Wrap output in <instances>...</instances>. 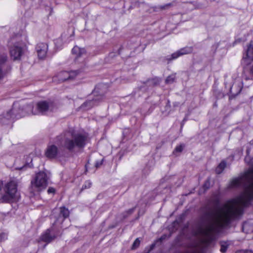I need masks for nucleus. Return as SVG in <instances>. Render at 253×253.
I'll list each match as a JSON object with an SVG mask.
<instances>
[{"label":"nucleus","instance_id":"obj_30","mask_svg":"<svg viewBox=\"0 0 253 253\" xmlns=\"http://www.w3.org/2000/svg\"><path fill=\"white\" fill-rule=\"evenodd\" d=\"M47 192L48 193H54L55 192V189L53 188L49 187Z\"/></svg>","mask_w":253,"mask_h":253},{"label":"nucleus","instance_id":"obj_20","mask_svg":"<svg viewBox=\"0 0 253 253\" xmlns=\"http://www.w3.org/2000/svg\"><path fill=\"white\" fill-rule=\"evenodd\" d=\"M91 184L92 183L90 180L86 181L82 186V190L90 188L91 186Z\"/></svg>","mask_w":253,"mask_h":253},{"label":"nucleus","instance_id":"obj_27","mask_svg":"<svg viewBox=\"0 0 253 253\" xmlns=\"http://www.w3.org/2000/svg\"><path fill=\"white\" fill-rule=\"evenodd\" d=\"M103 161V160L102 159L100 161L96 162V163H95V167L97 168H99L100 166H101L102 165Z\"/></svg>","mask_w":253,"mask_h":253},{"label":"nucleus","instance_id":"obj_4","mask_svg":"<svg viewBox=\"0 0 253 253\" xmlns=\"http://www.w3.org/2000/svg\"><path fill=\"white\" fill-rule=\"evenodd\" d=\"M48 177L45 172L40 171L37 173L35 177L31 180L32 188L37 191L45 189L48 184Z\"/></svg>","mask_w":253,"mask_h":253},{"label":"nucleus","instance_id":"obj_13","mask_svg":"<svg viewBox=\"0 0 253 253\" xmlns=\"http://www.w3.org/2000/svg\"><path fill=\"white\" fill-rule=\"evenodd\" d=\"M6 60L7 56L5 54L0 55V80L4 77V73L2 71V68Z\"/></svg>","mask_w":253,"mask_h":253},{"label":"nucleus","instance_id":"obj_8","mask_svg":"<svg viewBox=\"0 0 253 253\" xmlns=\"http://www.w3.org/2000/svg\"><path fill=\"white\" fill-rule=\"evenodd\" d=\"M58 153V149L55 145L48 146L45 151V156L49 159H54L56 157Z\"/></svg>","mask_w":253,"mask_h":253},{"label":"nucleus","instance_id":"obj_6","mask_svg":"<svg viewBox=\"0 0 253 253\" xmlns=\"http://www.w3.org/2000/svg\"><path fill=\"white\" fill-rule=\"evenodd\" d=\"M54 232V229L52 227L50 229H47L41 237V240L44 242L49 243L54 240L56 238V236L53 234L52 233Z\"/></svg>","mask_w":253,"mask_h":253},{"label":"nucleus","instance_id":"obj_1","mask_svg":"<svg viewBox=\"0 0 253 253\" xmlns=\"http://www.w3.org/2000/svg\"><path fill=\"white\" fill-rule=\"evenodd\" d=\"M55 104L51 101H41L37 103V110L33 112L32 111L33 106L31 105H27L24 109L20 108L14 105L12 109L6 113L5 118L7 119L11 118H20L24 117L26 114L37 115L38 113L45 114L48 111H52L55 108Z\"/></svg>","mask_w":253,"mask_h":253},{"label":"nucleus","instance_id":"obj_7","mask_svg":"<svg viewBox=\"0 0 253 253\" xmlns=\"http://www.w3.org/2000/svg\"><path fill=\"white\" fill-rule=\"evenodd\" d=\"M37 51L39 58L43 59L46 57L48 46L45 43H39L37 44Z\"/></svg>","mask_w":253,"mask_h":253},{"label":"nucleus","instance_id":"obj_32","mask_svg":"<svg viewBox=\"0 0 253 253\" xmlns=\"http://www.w3.org/2000/svg\"><path fill=\"white\" fill-rule=\"evenodd\" d=\"M251 72L252 74H253V65L252 66V67H251Z\"/></svg>","mask_w":253,"mask_h":253},{"label":"nucleus","instance_id":"obj_28","mask_svg":"<svg viewBox=\"0 0 253 253\" xmlns=\"http://www.w3.org/2000/svg\"><path fill=\"white\" fill-rule=\"evenodd\" d=\"M134 210H135V208H132V209H130L128 210H127V211H126V212L127 213V215H130L132 212H133V211H134Z\"/></svg>","mask_w":253,"mask_h":253},{"label":"nucleus","instance_id":"obj_35","mask_svg":"<svg viewBox=\"0 0 253 253\" xmlns=\"http://www.w3.org/2000/svg\"><path fill=\"white\" fill-rule=\"evenodd\" d=\"M241 88H240L239 92H240L241 91Z\"/></svg>","mask_w":253,"mask_h":253},{"label":"nucleus","instance_id":"obj_37","mask_svg":"<svg viewBox=\"0 0 253 253\" xmlns=\"http://www.w3.org/2000/svg\"><path fill=\"white\" fill-rule=\"evenodd\" d=\"M247 153H249V150H247Z\"/></svg>","mask_w":253,"mask_h":253},{"label":"nucleus","instance_id":"obj_2","mask_svg":"<svg viewBox=\"0 0 253 253\" xmlns=\"http://www.w3.org/2000/svg\"><path fill=\"white\" fill-rule=\"evenodd\" d=\"M87 135L84 133L70 130L65 132L63 136L58 137V139H62L63 147L69 151H72L75 147H84L86 143Z\"/></svg>","mask_w":253,"mask_h":253},{"label":"nucleus","instance_id":"obj_22","mask_svg":"<svg viewBox=\"0 0 253 253\" xmlns=\"http://www.w3.org/2000/svg\"><path fill=\"white\" fill-rule=\"evenodd\" d=\"M184 147V144H181L179 146H177L174 151H173V153L174 152H181L183 149V148Z\"/></svg>","mask_w":253,"mask_h":253},{"label":"nucleus","instance_id":"obj_21","mask_svg":"<svg viewBox=\"0 0 253 253\" xmlns=\"http://www.w3.org/2000/svg\"><path fill=\"white\" fill-rule=\"evenodd\" d=\"M175 80V77L173 75L169 76L167 77L166 80V83L167 84H171Z\"/></svg>","mask_w":253,"mask_h":253},{"label":"nucleus","instance_id":"obj_29","mask_svg":"<svg viewBox=\"0 0 253 253\" xmlns=\"http://www.w3.org/2000/svg\"><path fill=\"white\" fill-rule=\"evenodd\" d=\"M6 238V235L4 233H1L0 234V242Z\"/></svg>","mask_w":253,"mask_h":253},{"label":"nucleus","instance_id":"obj_5","mask_svg":"<svg viewBox=\"0 0 253 253\" xmlns=\"http://www.w3.org/2000/svg\"><path fill=\"white\" fill-rule=\"evenodd\" d=\"M24 45L21 42H15L10 48V54L14 60H19L24 53Z\"/></svg>","mask_w":253,"mask_h":253},{"label":"nucleus","instance_id":"obj_14","mask_svg":"<svg viewBox=\"0 0 253 253\" xmlns=\"http://www.w3.org/2000/svg\"><path fill=\"white\" fill-rule=\"evenodd\" d=\"M244 58L250 62L253 60V44H250L246 51V56Z\"/></svg>","mask_w":253,"mask_h":253},{"label":"nucleus","instance_id":"obj_18","mask_svg":"<svg viewBox=\"0 0 253 253\" xmlns=\"http://www.w3.org/2000/svg\"><path fill=\"white\" fill-rule=\"evenodd\" d=\"M79 74V72L77 71H71L69 72V80L74 79Z\"/></svg>","mask_w":253,"mask_h":253},{"label":"nucleus","instance_id":"obj_12","mask_svg":"<svg viewBox=\"0 0 253 253\" xmlns=\"http://www.w3.org/2000/svg\"><path fill=\"white\" fill-rule=\"evenodd\" d=\"M101 97H97L95 99L91 100H88L84 102L82 105V107L89 109L92 108L93 106L97 105V101H98Z\"/></svg>","mask_w":253,"mask_h":253},{"label":"nucleus","instance_id":"obj_10","mask_svg":"<svg viewBox=\"0 0 253 253\" xmlns=\"http://www.w3.org/2000/svg\"><path fill=\"white\" fill-rule=\"evenodd\" d=\"M72 53L75 55L76 58H78L85 55L86 51L84 48L75 46L72 49Z\"/></svg>","mask_w":253,"mask_h":253},{"label":"nucleus","instance_id":"obj_16","mask_svg":"<svg viewBox=\"0 0 253 253\" xmlns=\"http://www.w3.org/2000/svg\"><path fill=\"white\" fill-rule=\"evenodd\" d=\"M226 163L224 161H222L217 167L215 169L216 173L217 174L221 173L225 168L226 167Z\"/></svg>","mask_w":253,"mask_h":253},{"label":"nucleus","instance_id":"obj_11","mask_svg":"<svg viewBox=\"0 0 253 253\" xmlns=\"http://www.w3.org/2000/svg\"><path fill=\"white\" fill-rule=\"evenodd\" d=\"M243 231L246 233H250L253 232V220H251L245 222L242 226Z\"/></svg>","mask_w":253,"mask_h":253},{"label":"nucleus","instance_id":"obj_9","mask_svg":"<svg viewBox=\"0 0 253 253\" xmlns=\"http://www.w3.org/2000/svg\"><path fill=\"white\" fill-rule=\"evenodd\" d=\"M193 51V48L192 47H185L183 48H181L176 52L171 54V58L169 60H172L178 58V57L190 53Z\"/></svg>","mask_w":253,"mask_h":253},{"label":"nucleus","instance_id":"obj_19","mask_svg":"<svg viewBox=\"0 0 253 253\" xmlns=\"http://www.w3.org/2000/svg\"><path fill=\"white\" fill-rule=\"evenodd\" d=\"M220 244V251L223 253H225L228 248V245L227 244L226 242H221Z\"/></svg>","mask_w":253,"mask_h":253},{"label":"nucleus","instance_id":"obj_31","mask_svg":"<svg viewBox=\"0 0 253 253\" xmlns=\"http://www.w3.org/2000/svg\"><path fill=\"white\" fill-rule=\"evenodd\" d=\"M4 184L3 183V181L1 180H0V191L2 190V188L4 189Z\"/></svg>","mask_w":253,"mask_h":253},{"label":"nucleus","instance_id":"obj_33","mask_svg":"<svg viewBox=\"0 0 253 253\" xmlns=\"http://www.w3.org/2000/svg\"><path fill=\"white\" fill-rule=\"evenodd\" d=\"M235 85H233L231 87V91H232V89H234V87H235Z\"/></svg>","mask_w":253,"mask_h":253},{"label":"nucleus","instance_id":"obj_15","mask_svg":"<svg viewBox=\"0 0 253 253\" xmlns=\"http://www.w3.org/2000/svg\"><path fill=\"white\" fill-rule=\"evenodd\" d=\"M69 72L62 71L58 73L56 76L60 82H64L69 80Z\"/></svg>","mask_w":253,"mask_h":253},{"label":"nucleus","instance_id":"obj_34","mask_svg":"<svg viewBox=\"0 0 253 253\" xmlns=\"http://www.w3.org/2000/svg\"><path fill=\"white\" fill-rule=\"evenodd\" d=\"M155 244H152L151 246V248L152 249H153V248L155 247Z\"/></svg>","mask_w":253,"mask_h":253},{"label":"nucleus","instance_id":"obj_36","mask_svg":"<svg viewBox=\"0 0 253 253\" xmlns=\"http://www.w3.org/2000/svg\"><path fill=\"white\" fill-rule=\"evenodd\" d=\"M167 6L168 5H164L163 8H164L165 7Z\"/></svg>","mask_w":253,"mask_h":253},{"label":"nucleus","instance_id":"obj_26","mask_svg":"<svg viewBox=\"0 0 253 253\" xmlns=\"http://www.w3.org/2000/svg\"><path fill=\"white\" fill-rule=\"evenodd\" d=\"M167 238V235H166V234H164L163 235H162L159 239H158V240H157V242H162L163 240L166 239Z\"/></svg>","mask_w":253,"mask_h":253},{"label":"nucleus","instance_id":"obj_3","mask_svg":"<svg viewBox=\"0 0 253 253\" xmlns=\"http://www.w3.org/2000/svg\"><path fill=\"white\" fill-rule=\"evenodd\" d=\"M18 183V179L13 178L4 184L3 189L4 194L0 198L2 202L10 203L17 198Z\"/></svg>","mask_w":253,"mask_h":253},{"label":"nucleus","instance_id":"obj_17","mask_svg":"<svg viewBox=\"0 0 253 253\" xmlns=\"http://www.w3.org/2000/svg\"><path fill=\"white\" fill-rule=\"evenodd\" d=\"M69 213L70 212L68 209L64 207L60 208V215H62L64 218L68 217Z\"/></svg>","mask_w":253,"mask_h":253},{"label":"nucleus","instance_id":"obj_25","mask_svg":"<svg viewBox=\"0 0 253 253\" xmlns=\"http://www.w3.org/2000/svg\"><path fill=\"white\" fill-rule=\"evenodd\" d=\"M235 253H253L251 250H240L237 251Z\"/></svg>","mask_w":253,"mask_h":253},{"label":"nucleus","instance_id":"obj_23","mask_svg":"<svg viewBox=\"0 0 253 253\" xmlns=\"http://www.w3.org/2000/svg\"><path fill=\"white\" fill-rule=\"evenodd\" d=\"M210 186V181L209 179H208L205 182V183L203 185V187L204 188V189L205 190H207L209 188Z\"/></svg>","mask_w":253,"mask_h":253},{"label":"nucleus","instance_id":"obj_24","mask_svg":"<svg viewBox=\"0 0 253 253\" xmlns=\"http://www.w3.org/2000/svg\"><path fill=\"white\" fill-rule=\"evenodd\" d=\"M140 241L137 238L134 242L133 245H132V249H135L139 246L140 244Z\"/></svg>","mask_w":253,"mask_h":253}]
</instances>
